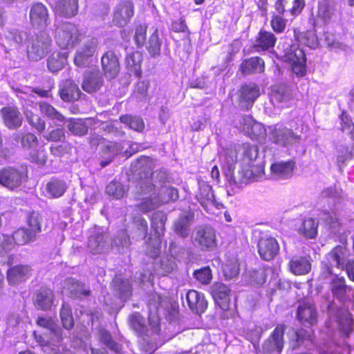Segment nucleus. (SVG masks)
I'll return each instance as SVG.
<instances>
[{"label":"nucleus","instance_id":"32","mask_svg":"<svg viewBox=\"0 0 354 354\" xmlns=\"http://www.w3.org/2000/svg\"><path fill=\"white\" fill-rule=\"evenodd\" d=\"M245 134L250 137L261 134L264 130L261 124L256 122L250 115H243L239 120V126L236 124Z\"/></svg>","mask_w":354,"mask_h":354},{"label":"nucleus","instance_id":"43","mask_svg":"<svg viewBox=\"0 0 354 354\" xmlns=\"http://www.w3.org/2000/svg\"><path fill=\"white\" fill-rule=\"evenodd\" d=\"M291 97L289 88L284 84L274 85L272 87L270 100L273 104L287 102Z\"/></svg>","mask_w":354,"mask_h":354},{"label":"nucleus","instance_id":"62","mask_svg":"<svg viewBox=\"0 0 354 354\" xmlns=\"http://www.w3.org/2000/svg\"><path fill=\"white\" fill-rule=\"evenodd\" d=\"M142 54L138 51L129 53L126 57L127 66L132 68L136 73L140 70Z\"/></svg>","mask_w":354,"mask_h":354},{"label":"nucleus","instance_id":"1","mask_svg":"<svg viewBox=\"0 0 354 354\" xmlns=\"http://www.w3.org/2000/svg\"><path fill=\"white\" fill-rule=\"evenodd\" d=\"M240 149L242 151L244 165L236 174L228 178L232 189H239L250 181L258 180L262 177L264 171V167L261 162L254 163L259 154L257 146L244 143L240 146Z\"/></svg>","mask_w":354,"mask_h":354},{"label":"nucleus","instance_id":"48","mask_svg":"<svg viewBox=\"0 0 354 354\" xmlns=\"http://www.w3.org/2000/svg\"><path fill=\"white\" fill-rule=\"evenodd\" d=\"M67 52H55L48 59V68L51 72L61 70L66 63Z\"/></svg>","mask_w":354,"mask_h":354},{"label":"nucleus","instance_id":"41","mask_svg":"<svg viewBox=\"0 0 354 354\" xmlns=\"http://www.w3.org/2000/svg\"><path fill=\"white\" fill-rule=\"evenodd\" d=\"M241 70L244 75L262 73L264 71V61L258 57L245 59L241 65Z\"/></svg>","mask_w":354,"mask_h":354},{"label":"nucleus","instance_id":"21","mask_svg":"<svg viewBox=\"0 0 354 354\" xmlns=\"http://www.w3.org/2000/svg\"><path fill=\"white\" fill-rule=\"evenodd\" d=\"M194 242L201 248H212L216 245V234L209 226H201L196 232Z\"/></svg>","mask_w":354,"mask_h":354},{"label":"nucleus","instance_id":"31","mask_svg":"<svg viewBox=\"0 0 354 354\" xmlns=\"http://www.w3.org/2000/svg\"><path fill=\"white\" fill-rule=\"evenodd\" d=\"M67 189V185L63 180L52 178L46 183L44 189V195L49 198L61 197Z\"/></svg>","mask_w":354,"mask_h":354},{"label":"nucleus","instance_id":"24","mask_svg":"<svg viewBox=\"0 0 354 354\" xmlns=\"http://www.w3.org/2000/svg\"><path fill=\"white\" fill-rule=\"evenodd\" d=\"M29 16L34 26L44 28L49 23L48 10L42 3L34 4L30 8Z\"/></svg>","mask_w":354,"mask_h":354},{"label":"nucleus","instance_id":"45","mask_svg":"<svg viewBox=\"0 0 354 354\" xmlns=\"http://www.w3.org/2000/svg\"><path fill=\"white\" fill-rule=\"evenodd\" d=\"M192 218V216L188 214L179 216L174 223V232L181 237L188 236Z\"/></svg>","mask_w":354,"mask_h":354},{"label":"nucleus","instance_id":"27","mask_svg":"<svg viewBox=\"0 0 354 354\" xmlns=\"http://www.w3.org/2000/svg\"><path fill=\"white\" fill-rule=\"evenodd\" d=\"M185 300L190 310L196 313H203L207 306L203 294L194 290H189L187 292Z\"/></svg>","mask_w":354,"mask_h":354},{"label":"nucleus","instance_id":"40","mask_svg":"<svg viewBox=\"0 0 354 354\" xmlns=\"http://www.w3.org/2000/svg\"><path fill=\"white\" fill-rule=\"evenodd\" d=\"M289 268L290 271L296 275L305 274L309 272L311 265L309 260L303 257H295L290 263Z\"/></svg>","mask_w":354,"mask_h":354},{"label":"nucleus","instance_id":"23","mask_svg":"<svg viewBox=\"0 0 354 354\" xmlns=\"http://www.w3.org/2000/svg\"><path fill=\"white\" fill-rule=\"evenodd\" d=\"M329 328H337L345 335H348L353 330L352 315L346 310H339L334 323H328Z\"/></svg>","mask_w":354,"mask_h":354},{"label":"nucleus","instance_id":"25","mask_svg":"<svg viewBox=\"0 0 354 354\" xmlns=\"http://www.w3.org/2000/svg\"><path fill=\"white\" fill-rule=\"evenodd\" d=\"M259 95V88L256 84H250L243 85L241 88V106L245 109L251 108L254 101Z\"/></svg>","mask_w":354,"mask_h":354},{"label":"nucleus","instance_id":"11","mask_svg":"<svg viewBox=\"0 0 354 354\" xmlns=\"http://www.w3.org/2000/svg\"><path fill=\"white\" fill-rule=\"evenodd\" d=\"M148 306L149 310V324L151 328V330L153 333H157L159 330V317L158 312L160 308L165 310L168 308V298L162 297L156 292L152 293L149 296Z\"/></svg>","mask_w":354,"mask_h":354},{"label":"nucleus","instance_id":"9","mask_svg":"<svg viewBox=\"0 0 354 354\" xmlns=\"http://www.w3.org/2000/svg\"><path fill=\"white\" fill-rule=\"evenodd\" d=\"M270 138L276 144L283 147H297L300 144L301 136L291 129L281 124L275 125L270 132Z\"/></svg>","mask_w":354,"mask_h":354},{"label":"nucleus","instance_id":"7","mask_svg":"<svg viewBox=\"0 0 354 354\" xmlns=\"http://www.w3.org/2000/svg\"><path fill=\"white\" fill-rule=\"evenodd\" d=\"M26 179L27 174L24 169L6 167L0 169V184L9 190L19 189Z\"/></svg>","mask_w":354,"mask_h":354},{"label":"nucleus","instance_id":"26","mask_svg":"<svg viewBox=\"0 0 354 354\" xmlns=\"http://www.w3.org/2000/svg\"><path fill=\"white\" fill-rule=\"evenodd\" d=\"M104 75L108 79L115 78L119 73L120 66L117 57L112 51L106 52L101 59Z\"/></svg>","mask_w":354,"mask_h":354},{"label":"nucleus","instance_id":"5","mask_svg":"<svg viewBox=\"0 0 354 354\" xmlns=\"http://www.w3.org/2000/svg\"><path fill=\"white\" fill-rule=\"evenodd\" d=\"M167 221V216L162 212H156L151 218V227L153 228L156 237L149 239L146 243V252L151 257H156L161 248L160 237L164 234L165 223Z\"/></svg>","mask_w":354,"mask_h":354},{"label":"nucleus","instance_id":"37","mask_svg":"<svg viewBox=\"0 0 354 354\" xmlns=\"http://www.w3.org/2000/svg\"><path fill=\"white\" fill-rule=\"evenodd\" d=\"M13 140L20 142L24 149H32L38 145L37 137L32 133L17 131L12 135Z\"/></svg>","mask_w":354,"mask_h":354},{"label":"nucleus","instance_id":"4","mask_svg":"<svg viewBox=\"0 0 354 354\" xmlns=\"http://www.w3.org/2000/svg\"><path fill=\"white\" fill-rule=\"evenodd\" d=\"M52 39L45 31L33 35L27 46V55L32 61H39L46 56L50 50Z\"/></svg>","mask_w":354,"mask_h":354},{"label":"nucleus","instance_id":"19","mask_svg":"<svg viewBox=\"0 0 354 354\" xmlns=\"http://www.w3.org/2000/svg\"><path fill=\"white\" fill-rule=\"evenodd\" d=\"M108 246V235L104 233L101 228L95 229L91 232L88 241V247L90 251L93 254L101 253L106 250Z\"/></svg>","mask_w":354,"mask_h":354},{"label":"nucleus","instance_id":"30","mask_svg":"<svg viewBox=\"0 0 354 354\" xmlns=\"http://www.w3.org/2000/svg\"><path fill=\"white\" fill-rule=\"evenodd\" d=\"M31 274L28 266L17 265L10 268L7 272V279L10 284H17L26 280Z\"/></svg>","mask_w":354,"mask_h":354},{"label":"nucleus","instance_id":"28","mask_svg":"<svg viewBox=\"0 0 354 354\" xmlns=\"http://www.w3.org/2000/svg\"><path fill=\"white\" fill-rule=\"evenodd\" d=\"M133 15V6L131 2H123L118 6L114 13L113 21L118 26L127 24Z\"/></svg>","mask_w":354,"mask_h":354},{"label":"nucleus","instance_id":"50","mask_svg":"<svg viewBox=\"0 0 354 354\" xmlns=\"http://www.w3.org/2000/svg\"><path fill=\"white\" fill-rule=\"evenodd\" d=\"M294 36L301 44L305 45L310 48H315L318 46V39L315 33L312 30L304 32L294 31Z\"/></svg>","mask_w":354,"mask_h":354},{"label":"nucleus","instance_id":"10","mask_svg":"<svg viewBox=\"0 0 354 354\" xmlns=\"http://www.w3.org/2000/svg\"><path fill=\"white\" fill-rule=\"evenodd\" d=\"M161 190L162 192L165 190L169 192V195H164L162 193L159 198L153 197L149 200L147 197L137 205L139 210L143 213H147L158 208L162 203H167L170 200L176 201L178 198V190L176 188L165 185L161 187Z\"/></svg>","mask_w":354,"mask_h":354},{"label":"nucleus","instance_id":"46","mask_svg":"<svg viewBox=\"0 0 354 354\" xmlns=\"http://www.w3.org/2000/svg\"><path fill=\"white\" fill-rule=\"evenodd\" d=\"M276 41L277 38L273 33L261 30L257 38V44L254 47L257 51L268 50L274 46Z\"/></svg>","mask_w":354,"mask_h":354},{"label":"nucleus","instance_id":"35","mask_svg":"<svg viewBox=\"0 0 354 354\" xmlns=\"http://www.w3.org/2000/svg\"><path fill=\"white\" fill-rule=\"evenodd\" d=\"M319 219L323 221L335 234L341 233V223L334 209H324L319 214Z\"/></svg>","mask_w":354,"mask_h":354},{"label":"nucleus","instance_id":"51","mask_svg":"<svg viewBox=\"0 0 354 354\" xmlns=\"http://www.w3.org/2000/svg\"><path fill=\"white\" fill-rule=\"evenodd\" d=\"M201 204L205 208L209 205V210L211 207L214 205V196L212 191V187L205 183H202L200 185V193L197 196Z\"/></svg>","mask_w":354,"mask_h":354},{"label":"nucleus","instance_id":"8","mask_svg":"<svg viewBox=\"0 0 354 354\" xmlns=\"http://www.w3.org/2000/svg\"><path fill=\"white\" fill-rule=\"evenodd\" d=\"M348 251L346 248L342 245L335 247L327 254L325 261H323V272H326V277L327 275L333 274V268L343 270L348 263Z\"/></svg>","mask_w":354,"mask_h":354},{"label":"nucleus","instance_id":"47","mask_svg":"<svg viewBox=\"0 0 354 354\" xmlns=\"http://www.w3.org/2000/svg\"><path fill=\"white\" fill-rule=\"evenodd\" d=\"M113 287L119 297L122 300H126L131 295V286L129 281L124 280L119 276H116L113 279Z\"/></svg>","mask_w":354,"mask_h":354},{"label":"nucleus","instance_id":"44","mask_svg":"<svg viewBox=\"0 0 354 354\" xmlns=\"http://www.w3.org/2000/svg\"><path fill=\"white\" fill-rule=\"evenodd\" d=\"M64 290L66 293H69L71 297H80L82 295L86 296L89 294L84 284L80 283L74 279H68L65 281Z\"/></svg>","mask_w":354,"mask_h":354},{"label":"nucleus","instance_id":"36","mask_svg":"<svg viewBox=\"0 0 354 354\" xmlns=\"http://www.w3.org/2000/svg\"><path fill=\"white\" fill-rule=\"evenodd\" d=\"M55 10L59 15L66 17H73L78 11L77 0H57Z\"/></svg>","mask_w":354,"mask_h":354},{"label":"nucleus","instance_id":"2","mask_svg":"<svg viewBox=\"0 0 354 354\" xmlns=\"http://www.w3.org/2000/svg\"><path fill=\"white\" fill-rule=\"evenodd\" d=\"M38 326L48 330V336L35 334V339L46 354H59L62 341V329L50 317H39L37 320Z\"/></svg>","mask_w":354,"mask_h":354},{"label":"nucleus","instance_id":"61","mask_svg":"<svg viewBox=\"0 0 354 354\" xmlns=\"http://www.w3.org/2000/svg\"><path fill=\"white\" fill-rule=\"evenodd\" d=\"M60 318L62 326L66 329H71L74 324L71 309L68 304L64 303L60 310Z\"/></svg>","mask_w":354,"mask_h":354},{"label":"nucleus","instance_id":"29","mask_svg":"<svg viewBox=\"0 0 354 354\" xmlns=\"http://www.w3.org/2000/svg\"><path fill=\"white\" fill-rule=\"evenodd\" d=\"M298 319L304 324L313 325L317 322V312L314 304L310 301H304L297 309Z\"/></svg>","mask_w":354,"mask_h":354},{"label":"nucleus","instance_id":"55","mask_svg":"<svg viewBox=\"0 0 354 354\" xmlns=\"http://www.w3.org/2000/svg\"><path fill=\"white\" fill-rule=\"evenodd\" d=\"M120 120L122 123L136 131L140 132L145 128L144 122L140 117L125 115H122Z\"/></svg>","mask_w":354,"mask_h":354},{"label":"nucleus","instance_id":"22","mask_svg":"<svg viewBox=\"0 0 354 354\" xmlns=\"http://www.w3.org/2000/svg\"><path fill=\"white\" fill-rule=\"evenodd\" d=\"M97 46V40L95 38L88 39L84 44L80 47L76 53L74 59L75 64L78 66H84L88 63V59L91 57Z\"/></svg>","mask_w":354,"mask_h":354},{"label":"nucleus","instance_id":"53","mask_svg":"<svg viewBox=\"0 0 354 354\" xmlns=\"http://www.w3.org/2000/svg\"><path fill=\"white\" fill-rule=\"evenodd\" d=\"M317 225L315 220L310 218H306L298 227V232L307 238L313 239L317 234Z\"/></svg>","mask_w":354,"mask_h":354},{"label":"nucleus","instance_id":"60","mask_svg":"<svg viewBox=\"0 0 354 354\" xmlns=\"http://www.w3.org/2000/svg\"><path fill=\"white\" fill-rule=\"evenodd\" d=\"M131 326L140 335L145 334L147 331V326L144 317L138 313H133L130 317Z\"/></svg>","mask_w":354,"mask_h":354},{"label":"nucleus","instance_id":"54","mask_svg":"<svg viewBox=\"0 0 354 354\" xmlns=\"http://www.w3.org/2000/svg\"><path fill=\"white\" fill-rule=\"evenodd\" d=\"M24 114L30 125L35 128L38 132L44 131L46 127L45 122L38 115L34 113L32 110L28 108L24 111Z\"/></svg>","mask_w":354,"mask_h":354},{"label":"nucleus","instance_id":"52","mask_svg":"<svg viewBox=\"0 0 354 354\" xmlns=\"http://www.w3.org/2000/svg\"><path fill=\"white\" fill-rule=\"evenodd\" d=\"M332 276L331 290L337 298L342 299L349 288L346 285L345 279L343 277H339L334 273Z\"/></svg>","mask_w":354,"mask_h":354},{"label":"nucleus","instance_id":"18","mask_svg":"<svg viewBox=\"0 0 354 354\" xmlns=\"http://www.w3.org/2000/svg\"><path fill=\"white\" fill-rule=\"evenodd\" d=\"M279 244L275 239L264 236L261 237L258 243V252L260 257L266 260L272 259L279 252Z\"/></svg>","mask_w":354,"mask_h":354},{"label":"nucleus","instance_id":"34","mask_svg":"<svg viewBox=\"0 0 354 354\" xmlns=\"http://www.w3.org/2000/svg\"><path fill=\"white\" fill-rule=\"evenodd\" d=\"M102 84L100 73L97 70L87 72L82 82V88L87 93L97 91Z\"/></svg>","mask_w":354,"mask_h":354},{"label":"nucleus","instance_id":"15","mask_svg":"<svg viewBox=\"0 0 354 354\" xmlns=\"http://www.w3.org/2000/svg\"><path fill=\"white\" fill-rule=\"evenodd\" d=\"M0 115L3 124L9 129L19 128L23 122V116L16 106H6L1 109Z\"/></svg>","mask_w":354,"mask_h":354},{"label":"nucleus","instance_id":"42","mask_svg":"<svg viewBox=\"0 0 354 354\" xmlns=\"http://www.w3.org/2000/svg\"><path fill=\"white\" fill-rule=\"evenodd\" d=\"M335 12V4L331 0H319L317 14V21L326 23L330 20Z\"/></svg>","mask_w":354,"mask_h":354},{"label":"nucleus","instance_id":"3","mask_svg":"<svg viewBox=\"0 0 354 354\" xmlns=\"http://www.w3.org/2000/svg\"><path fill=\"white\" fill-rule=\"evenodd\" d=\"M166 179L167 174L162 171L153 172L150 176L146 173L144 177H140L136 185L138 198L143 201L147 197L149 200L153 197L159 198L162 193L164 195H169V192L161 190L162 186L167 185Z\"/></svg>","mask_w":354,"mask_h":354},{"label":"nucleus","instance_id":"14","mask_svg":"<svg viewBox=\"0 0 354 354\" xmlns=\"http://www.w3.org/2000/svg\"><path fill=\"white\" fill-rule=\"evenodd\" d=\"M26 32L17 28L7 30L2 39V45L6 50H19L28 40Z\"/></svg>","mask_w":354,"mask_h":354},{"label":"nucleus","instance_id":"17","mask_svg":"<svg viewBox=\"0 0 354 354\" xmlns=\"http://www.w3.org/2000/svg\"><path fill=\"white\" fill-rule=\"evenodd\" d=\"M286 326L278 324L270 337L264 342L263 345V351L269 353H280L283 348V335L286 330Z\"/></svg>","mask_w":354,"mask_h":354},{"label":"nucleus","instance_id":"49","mask_svg":"<svg viewBox=\"0 0 354 354\" xmlns=\"http://www.w3.org/2000/svg\"><path fill=\"white\" fill-rule=\"evenodd\" d=\"M39 106L41 112L53 120L56 125L60 126L64 122L65 118L50 104L40 102Z\"/></svg>","mask_w":354,"mask_h":354},{"label":"nucleus","instance_id":"57","mask_svg":"<svg viewBox=\"0 0 354 354\" xmlns=\"http://www.w3.org/2000/svg\"><path fill=\"white\" fill-rule=\"evenodd\" d=\"M35 235L27 228H20L12 234V239L18 245H24L35 239Z\"/></svg>","mask_w":354,"mask_h":354},{"label":"nucleus","instance_id":"20","mask_svg":"<svg viewBox=\"0 0 354 354\" xmlns=\"http://www.w3.org/2000/svg\"><path fill=\"white\" fill-rule=\"evenodd\" d=\"M212 297L216 304L223 310H227L230 306L231 291L223 283H217L211 288Z\"/></svg>","mask_w":354,"mask_h":354},{"label":"nucleus","instance_id":"16","mask_svg":"<svg viewBox=\"0 0 354 354\" xmlns=\"http://www.w3.org/2000/svg\"><path fill=\"white\" fill-rule=\"evenodd\" d=\"M286 326L278 324L270 337L264 342L263 345V351L269 353H280L283 348V335L286 330Z\"/></svg>","mask_w":354,"mask_h":354},{"label":"nucleus","instance_id":"64","mask_svg":"<svg viewBox=\"0 0 354 354\" xmlns=\"http://www.w3.org/2000/svg\"><path fill=\"white\" fill-rule=\"evenodd\" d=\"M41 217L37 212H32L28 218V225L27 228L29 231H31L35 236L37 233L41 232Z\"/></svg>","mask_w":354,"mask_h":354},{"label":"nucleus","instance_id":"63","mask_svg":"<svg viewBox=\"0 0 354 354\" xmlns=\"http://www.w3.org/2000/svg\"><path fill=\"white\" fill-rule=\"evenodd\" d=\"M297 346H308L313 342L311 329H300L295 333Z\"/></svg>","mask_w":354,"mask_h":354},{"label":"nucleus","instance_id":"38","mask_svg":"<svg viewBox=\"0 0 354 354\" xmlns=\"http://www.w3.org/2000/svg\"><path fill=\"white\" fill-rule=\"evenodd\" d=\"M59 94L61 98L66 102L77 100L81 95L78 86L71 80H66L63 83Z\"/></svg>","mask_w":354,"mask_h":354},{"label":"nucleus","instance_id":"13","mask_svg":"<svg viewBox=\"0 0 354 354\" xmlns=\"http://www.w3.org/2000/svg\"><path fill=\"white\" fill-rule=\"evenodd\" d=\"M296 167L295 160L274 161L270 165V176L277 180H287L290 178Z\"/></svg>","mask_w":354,"mask_h":354},{"label":"nucleus","instance_id":"12","mask_svg":"<svg viewBox=\"0 0 354 354\" xmlns=\"http://www.w3.org/2000/svg\"><path fill=\"white\" fill-rule=\"evenodd\" d=\"M284 60L288 62L294 73L298 76H304L306 72V57L300 48L291 46L284 55Z\"/></svg>","mask_w":354,"mask_h":354},{"label":"nucleus","instance_id":"39","mask_svg":"<svg viewBox=\"0 0 354 354\" xmlns=\"http://www.w3.org/2000/svg\"><path fill=\"white\" fill-rule=\"evenodd\" d=\"M53 301V291L46 288L39 290L35 299V305L37 308L46 310L50 308Z\"/></svg>","mask_w":354,"mask_h":354},{"label":"nucleus","instance_id":"56","mask_svg":"<svg viewBox=\"0 0 354 354\" xmlns=\"http://www.w3.org/2000/svg\"><path fill=\"white\" fill-rule=\"evenodd\" d=\"M32 93H37L41 97H45L48 94L47 91L32 89L30 88L26 87L22 90H19L17 91V95L21 99L24 100L26 104L28 105L29 102L35 103V99H36L35 96L32 95Z\"/></svg>","mask_w":354,"mask_h":354},{"label":"nucleus","instance_id":"59","mask_svg":"<svg viewBox=\"0 0 354 354\" xmlns=\"http://www.w3.org/2000/svg\"><path fill=\"white\" fill-rule=\"evenodd\" d=\"M124 148V143L110 142L106 147L105 153H108V160L101 161L100 165L102 167L106 166L112 160L114 156L119 153H124L123 149Z\"/></svg>","mask_w":354,"mask_h":354},{"label":"nucleus","instance_id":"33","mask_svg":"<svg viewBox=\"0 0 354 354\" xmlns=\"http://www.w3.org/2000/svg\"><path fill=\"white\" fill-rule=\"evenodd\" d=\"M241 151L240 146L230 145L220 151L219 159L223 167L229 171L233 169L237 162V151Z\"/></svg>","mask_w":354,"mask_h":354},{"label":"nucleus","instance_id":"6","mask_svg":"<svg viewBox=\"0 0 354 354\" xmlns=\"http://www.w3.org/2000/svg\"><path fill=\"white\" fill-rule=\"evenodd\" d=\"M57 45L63 48H73L82 38V34L76 25L66 22L57 28L55 36Z\"/></svg>","mask_w":354,"mask_h":354},{"label":"nucleus","instance_id":"58","mask_svg":"<svg viewBox=\"0 0 354 354\" xmlns=\"http://www.w3.org/2000/svg\"><path fill=\"white\" fill-rule=\"evenodd\" d=\"M68 130L74 135L84 136L88 131V127L81 119H70L68 124Z\"/></svg>","mask_w":354,"mask_h":354}]
</instances>
